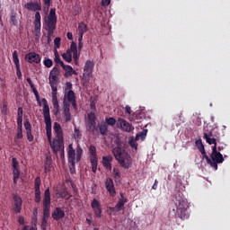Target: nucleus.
Here are the masks:
<instances>
[{"label": "nucleus", "instance_id": "48", "mask_svg": "<svg viewBox=\"0 0 230 230\" xmlns=\"http://www.w3.org/2000/svg\"><path fill=\"white\" fill-rule=\"evenodd\" d=\"M137 140H136V138L129 140V145H130V147H131V148H136V149H137Z\"/></svg>", "mask_w": 230, "mask_h": 230}, {"label": "nucleus", "instance_id": "59", "mask_svg": "<svg viewBox=\"0 0 230 230\" xmlns=\"http://www.w3.org/2000/svg\"><path fill=\"white\" fill-rule=\"evenodd\" d=\"M16 137L17 139H22V130H17Z\"/></svg>", "mask_w": 230, "mask_h": 230}, {"label": "nucleus", "instance_id": "45", "mask_svg": "<svg viewBox=\"0 0 230 230\" xmlns=\"http://www.w3.org/2000/svg\"><path fill=\"white\" fill-rule=\"evenodd\" d=\"M55 62H56V64H59L61 66V67H63L65 66L64 61H62V59H60V56H58V55L55 56Z\"/></svg>", "mask_w": 230, "mask_h": 230}, {"label": "nucleus", "instance_id": "13", "mask_svg": "<svg viewBox=\"0 0 230 230\" xmlns=\"http://www.w3.org/2000/svg\"><path fill=\"white\" fill-rule=\"evenodd\" d=\"M117 127L118 128H121L124 132H132V130H134L132 124L127 122V120L121 118L118 119Z\"/></svg>", "mask_w": 230, "mask_h": 230}, {"label": "nucleus", "instance_id": "47", "mask_svg": "<svg viewBox=\"0 0 230 230\" xmlns=\"http://www.w3.org/2000/svg\"><path fill=\"white\" fill-rule=\"evenodd\" d=\"M92 164V172L93 173H96V171L98 170V162H91Z\"/></svg>", "mask_w": 230, "mask_h": 230}, {"label": "nucleus", "instance_id": "9", "mask_svg": "<svg viewBox=\"0 0 230 230\" xmlns=\"http://www.w3.org/2000/svg\"><path fill=\"white\" fill-rule=\"evenodd\" d=\"M221 163H224V155L217 150V146H213L212 153L210 155V162H208V164L211 168L218 170V164H221Z\"/></svg>", "mask_w": 230, "mask_h": 230}, {"label": "nucleus", "instance_id": "18", "mask_svg": "<svg viewBox=\"0 0 230 230\" xmlns=\"http://www.w3.org/2000/svg\"><path fill=\"white\" fill-rule=\"evenodd\" d=\"M51 217L53 220L58 222V220H62V218L66 217V212L64 211V209H62V208L58 207L52 212Z\"/></svg>", "mask_w": 230, "mask_h": 230}, {"label": "nucleus", "instance_id": "52", "mask_svg": "<svg viewBox=\"0 0 230 230\" xmlns=\"http://www.w3.org/2000/svg\"><path fill=\"white\" fill-rule=\"evenodd\" d=\"M27 134V139L30 143L33 141V135L31 134V131H26Z\"/></svg>", "mask_w": 230, "mask_h": 230}, {"label": "nucleus", "instance_id": "25", "mask_svg": "<svg viewBox=\"0 0 230 230\" xmlns=\"http://www.w3.org/2000/svg\"><path fill=\"white\" fill-rule=\"evenodd\" d=\"M125 204H127V199H119L116 206L111 208V211H121L125 208Z\"/></svg>", "mask_w": 230, "mask_h": 230}, {"label": "nucleus", "instance_id": "16", "mask_svg": "<svg viewBox=\"0 0 230 230\" xmlns=\"http://www.w3.org/2000/svg\"><path fill=\"white\" fill-rule=\"evenodd\" d=\"M105 188L111 197H116V188L114 187V181L111 178H107L105 181Z\"/></svg>", "mask_w": 230, "mask_h": 230}, {"label": "nucleus", "instance_id": "58", "mask_svg": "<svg viewBox=\"0 0 230 230\" xmlns=\"http://www.w3.org/2000/svg\"><path fill=\"white\" fill-rule=\"evenodd\" d=\"M54 44L57 48H60V38H55Z\"/></svg>", "mask_w": 230, "mask_h": 230}, {"label": "nucleus", "instance_id": "23", "mask_svg": "<svg viewBox=\"0 0 230 230\" xmlns=\"http://www.w3.org/2000/svg\"><path fill=\"white\" fill-rule=\"evenodd\" d=\"M64 116H65V121H69L71 119V104L69 102H66L64 101Z\"/></svg>", "mask_w": 230, "mask_h": 230}, {"label": "nucleus", "instance_id": "4", "mask_svg": "<svg viewBox=\"0 0 230 230\" xmlns=\"http://www.w3.org/2000/svg\"><path fill=\"white\" fill-rule=\"evenodd\" d=\"M49 217H51V192L49 191V188H47L43 198L42 230L48 229V220H49Z\"/></svg>", "mask_w": 230, "mask_h": 230}, {"label": "nucleus", "instance_id": "60", "mask_svg": "<svg viewBox=\"0 0 230 230\" xmlns=\"http://www.w3.org/2000/svg\"><path fill=\"white\" fill-rule=\"evenodd\" d=\"M23 111L22 107L18 108V118H22Z\"/></svg>", "mask_w": 230, "mask_h": 230}, {"label": "nucleus", "instance_id": "1", "mask_svg": "<svg viewBox=\"0 0 230 230\" xmlns=\"http://www.w3.org/2000/svg\"><path fill=\"white\" fill-rule=\"evenodd\" d=\"M172 201L176 206V211L174 213L175 218L188 220V218H190V213L188 212L190 206L188 205V199L184 198L182 192L178 191Z\"/></svg>", "mask_w": 230, "mask_h": 230}, {"label": "nucleus", "instance_id": "19", "mask_svg": "<svg viewBox=\"0 0 230 230\" xmlns=\"http://www.w3.org/2000/svg\"><path fill=\"white\" fill-rule=\"evenodd\" d=\"M112 161H114V157L112 155H107L102 157V166L109 170L110 172L112 171Z\"/></svg>", "mask_w": 230, "mask_h": 230}, {"label": "nucleus", "instance_id": "40", "mask_svg": "<svg viewBox=\"0 0 230 230\" xmlns=\"http://www.w3.org/2000/svg\"><path fill=\"white\" fill-rule=\"evenodd\" d=\"M69 49L72 53L78 51V46L76 45V42L72 41Z\"/></svg>", "mask_w": 230, "mask_h": 230}, {"label": "nucleus", "instance_id": "30", "mask_svg": "<svg viewBox=\"0 0 230 230\" xmlns=\"http://www.w3.org/2000/svg\"><path fill=\"white\" fill-rule=\"evenodd\" d=\"M65 98H66L68 102H74L76 100V95H75V92H73V90H69L65 95Z\"/></svg>", "mask_w": 230, "mask_h": 230}, {"label": "nucleus", "instance_id": "26", "mask_svg": "<svg viewBox=\"0 0 230 230\" xmlns=\"http://www.w3.org/2000/svg\"><path fill=\"white\" fill-rule=\"evenodd\" d=\"M58 195H59L60 199H66V200H68V199H71V195L69 194V191H67V189L63 188L59 190V192L57 193Z\"/></svg>", "mask_w": 230, "mask_h": 230}, {"label": "nucleus", "instance_id": "44", "mask_svg": "<svg viewBox=\"0 0 230 230\" xmlns=\"http://www.w3.org/2000/svg\"><path fill=\"white\" fill-rule=\"evenodd\" d=\"M61 57L66 62H68V64L73 62V58L71 56H67V54H62Z\"/></svg>", "mask_w": 230, "mask_h": 230}, {"label": "nucleus", "instance_id": "56", "mask_svg": "<svg viewBox=\"0 0 230 230\" xmlns=\"http://www.w3.org/2000/svg\"><path fill=\"white\" fill-rule=\"evenodd\" d=\"M18 223H19L21 226H24V217L19 216V217H18Z\"/></svg>", "mask_w": 230, "mask_h": 230}, {"label": "nucleus", "instance_id": "11", "mask_svg": "<svg viewBox=\"0 0 230 230\" xmlns=\"http://www.w3.org/2000/svg\"><path fill=\"white\" fill-rule=\"evenodd\" d=\"M86 130L87 132L94 133L96 130V114L94 112H91L88 114V121L86 123Z\"/></svg>", "mask_w": 230, "mask_h": 230}, {"label": "nucleus", "instance_id": "10", "mask_svg": "<svg viewBox=\"0 0 230 230\" xmlns=\"http://www.w3.org/2000/svg\"><path fill=\"white\" fill-rule=\"evenodd\" d=\"M13 211L16 215H19V213L22 211V198H21L17 194H13Z\"/></svg>", "mask_w": 230, "mask_h": 230}, {"label": "nucleus", "instance_id": "36", "mask_svg": "<svg viewBox=\"0 0 230 230\" xmlns=\"http://www.w3.org/2000/svg\"><path fill=\"white\" fill-rule=\"evenodd\" d=\"M105 124L110 127H114V125H116V119H114V117L106 118Z\"/></svg>", "mask_w": 230, "mask_h": 230}, {"label": "nucleus", "instance_id": "3", "mask_svg": "<svg viewBox=\"0 0 230 230\" xmlns=\"http://www.w3.org/2000/svg\"><path fill=\"white\" fill-rule=\"evenodd\" d=\"M24 7L26 10H30L31 12H36L35 18H34V35L35 40H39L40 39V29H41V22H40V11H42V5L39 3L35 2H29L25 4Z\"/></svg>", "mask_w": 230, "mask_h": 230}, {"label": "nucleus", "instance_id": "49", "mask_svg": "<svg viewBox=\"0 0 230 230\" xmlns=\"http://www.w3.org/2000/svg\"><path fill=\"white\" fill-rule=\"evenodd\" d=\"M43 4H44V10H46V8H47V12H48V10H49V6L51 4V0H43Z\"/></svg>", "mask_w": 230, "mask_h": 230}, {"label": "nucleus", "instance_id": "12", "mask_svg": "<svg viewBox=\"0 0 230 230\" xmlns=\"http://www.w3.org/2000/svg\"><path fill=\"white\" fill-rule=\"evenodd\" d=\"M94 65H95L94 61H91V60H87L84 64V76L87 80H89V78L93 77V71L94 69Z\"/></svg>", "mask_w": 230, "mask_h": 230}, {"label": "nucleus", "instance_id": "8", "mask_svg": "<svg viewBox=\"0 0 230 230\" xmlns=\"http://www.w3.org/2000/svg\"><path fill=\"white\" fill-rule=\"evenodd\" d=\"M43 104V118L46 125V133L48 137V142L51 143L52 134H51V113H49V104H48V100L46 98L41 99Z\"/></svg>", "mask_w": 230, "mask_h": 230}, {"label": "nucleus", "instance_id": "35", "mask_svg": "<svg viewBox=\"0 0 230 230\" xmlns=\"http://www.w3.org/2000/svg\"><path fill=\"white\" fill-rule=\"evenodd\" d=\"M113 177L116 181H119V179H121V172H119V170L117 167L113 168Z\"/></svg>", "mask_w": 230, "mask_h": 230}, {"label": "nucleus", "instance_id": "55", "mask_svg": "<svg viewBox=\"0 0 230 230\" xmlns=\"http://www.w3.org/2000/svg\"><path fill=\"white\" fill-rule=\"evenodd\" d=\"M101 4L102 6L107 7L111 4V0H102Z\"/></svg>", "mask_w": 230, "mask_h": 230}, {"label": "nucleus", "instance_id": "21", "mask_svg": "<svg viewBox=\"0 0 230 230\" xmlns=\"http://www.w3.org/2000/svg\"><path fill=\"white\" fill-rule=\"evenodd\" d=\"M12 164L13 177H21V170L19 169V162H17V158H12Z\"/></svg>", "mask_w": 230, "mask_h": 230}, {"label": "nucleus", "instance_id": "62", "mask_svg": "<svg viewBox=\"0 0 230 230\" xmlns=\"http://www.w3.org/2000/svg\"><path fill=\"white\" fill-rule=\"evenodd\" d=\"M66 37H67L68 40H73V32H67Z\"/></svg>", "mask_w": 230, "mask_h": 230}, {"label": "nucleus", "instance_id": "53", "mask_svg": "<svg viewBox=\"0 0 230 230\" xmlns=\"http://www.w3.org/2000/svg\"><path fill=\"white\" fill-rule=\"evenodd\" d=\"M75 134H74V137L75 139H78V137H80V129L76 128V127L74 128Z\"/></svg>", "mask_w": 230, "mask_h": 230}, {"label": "nucleus", "instance_id": "51", "mask_svg": "<svg viewBox=\"0 0 230 230\" xmlns=\"http://www.w3.org/2000/svg\"><path fill=\"white\" fill-rule=\"evenodd\" d=\"M89 152L90 155H97L96 147L94 146H90Z\"/></svg>", "mask_w": 230, "mask_h": 230}, {"label": "nucleus", "instance_id": "7", "mask_svg": "<svg viewBox=\"0 0 230 230\" xmlns=\"http://www.w3.org/2000/svg\"><path fill=\"white\" fill-rule=\"evenodd\" d=\"M84 149H82L80 146H77L75 153V148H73V144H69L67 151V159L71 172H73V169L75 168L76 163H79L80 159H82Z\"/></svg>", "mask_w": 230, "mask_h": 230}, {"label": "nucleus", "instance_id": "46", "mask_svg": "<svg viewBox=\"0 0 230 230\" xmlns=\"http://www.w3.org/2000/svg\"><path fill=\"white\" fill-rule=\"evenodd\" d=\"M16 76L19 80H22V72H21V66H16Z\"/></svg>", "mask_w": 230, "mask_h": 230}, {"label": "nucleus", "instance_id": "34", "mask_svg": "<svg viewBox=\"0 0 230 230\" xmlns=\"http://www.w3.org/2000/svg\"><path fill=\"white\" fill-rule=\"evenodd\" d=\"M40 177H36L34 180V191H40V184H41Z\"/></svg>", "mask_w": 230, "mask_h": 230}, {"label": "nucleus", "instance_id": "57", "mask_svg": "<svg viewBox=\"0 0 230 230\" xmlns=\"http://www.w3.org/2000/svg\"><path fill=\"white\" fill-rule=\"evenodd\" d=\"M49 166H51V162L47 161L44 166L45 173H48V168H49Z\"/></svg>", "mask_w": 230, "mask_h": 230}, {"label": "nucleus", "instance_id": "33", "mask_svg": "<svg viewBox=\"0 0 230 230\" xmlns=\"http://www.w3.org/2000/svg\"><path fill=\"white\" fill-rule=\"evenodd\" d=\"M13 62L15 65V67H21V64L19 62V56L17 55V50H14L13 53Z\"/></svg>", "mask_w": 230, "mask_h": 230}, {"label": "nucleus", "instance_id": "38", "mask_svg": "<svg viewBox=\"0 0 230 230\" xmlns=\"http://www.w3.org/2000/svg\"><path fill=\"white\" fill-rule=\"evenodd\" d=\"M11 22L13 24V26H17L18 24V21H17V13H15V12H12L11 13Z\"/></svg>", "mask_w": 230, "mask_h": 230}, {"label": "nucleus", "instance_id": "5", "mask_svg": "<svg viewBox=\"0 0 230 230\" xmlns=\"http://www.w3.org/2000/svg\"><path fill=\"white\" fill-rule=\"evenodd\" d=\"M112 154L122 168L128 170V168L132 167V157L125 151V149L120 146L114 147L112 149Z\"/></svg>", "mask_w": 230, "mask_h": 230}, {"label": "nucleus", "instance_id": "43", "mask_svg": "<svg viewBox=\"0 0 230 230\" xmlns=\"http://www.w3.org/2000/svg\"><path fill=\"white\" fill-rule=\"evenodd\" d=\"M23 125H24V128H25L26 132L31 131V124L30 123V121L25 120Z\"/></svg>", "mask_w": 230, "mask_h": 230}, {"label": "nucleus", "instance_id": "39", "mask_svg": "<svg viewBox=\"0 0 230 230\" xmlns=\"http://www.w3.org/2000/svg\"><path fill=\"white\" fill-rule=\"evenodd\" d=\"M199 152L203 155V159H206L208 164V163H211V159L209 158V156H208V154L206 153V149H202Z\"/></svg>", "mask_w": 230, "mask_h": 230}, {"label": "nucleus", "instance_id": "29", "mask_svg": "<svg viewBox=\"0 0 230 230\" xmlns=\"http://www.w3.org/2000/svg\"><path fill=\"white\" fill-rule=\"evenodd\" d=\"M62 68L66 72L65 74L66 78H69V76H71V73L73 72V66L69 65H65L62 66Z\"/></svg>", "mask_w": 230, "mask_h": 230}, {"label": "nucleus", "instance_id": "22", "mask_svg": "<svg viewBox=\"0 0 230 230\" xmlns=\"http://www.w3.org/2000/svg\"><path fill=\"white\" fill-rule=\"evenodd\" d=\"M203 137L208 145H214L217 148V138H215L213 132H210L209 134L204 133Z\"/></svg>", "mask_w": 230, "mask_h": 230}, {"label": "nucleus", "instance_id": "37", "mask_svg": "<svg viewBox=\"0 0 230 230\" xmlns=\"http://www.w3.org/2000/svg\"><path fill=\"white\" fill-rule=\"evenodd\" d=\"M34 202H36V204H40V200H41V196H40V190H34Z\"/></svg>", "mask_w": 230, "mask_h": 230}, {"label": "nucleus", "instance_id": "27", "mask_svg": "<svg viewBox=\"0 0 230 230\" xmlns=\"http://www.w3.org/2000/svg\"><path fill=\"white\" fill-rule=\"evenodd\" d=\"M146 134H148V129H143L141 132L137 134L136 141H139V139H141V141H145Z\"/></svg>", "mask_w": 230, "mask_h": 230}, {"label": "nucleus", "instance_id": "6", "mask_svg": "<svg viewBox=\"0 0 230 230\" xmlns=\"http://www.w3.org/2000/svg\"><path fill=\"white\" fill-rule=\"evenodd\" d=\"M45 30L48 31L47 39L48 42L51 40V37H53L55 33V30H57V9L51 8L49 13L47 20L45 21Z\"/></svg>", "mask_w": 230, "mask_h": 230}, {"label": "nucleus", "instance_id": "41", "mask_svg": "<svg viewBox=\"0 0 230 230\" xmlns=\"http://www.w3.org/2000/svg\"><path fill=\"white\" fill-rule=\"evenodd\" d=\"M43 64H44L45 67H52L53 60H51L50 58H47L43 61Z\"/></svg>", "mask_w": 230, "mask_h": 230}, {"label": "nucleus", "instance_id": "32", "mask_svg": "<svg viewBox=\"0 0 230 230\" xmlns=\"http://www.w3.org/2000/svg\"><path fill=\"white\" fill-rule=\"evenodd\" d=\"M49 85L51 87L52 96H57L58 82H49Z\"/></svg>", "mask_w": 230, "mask_h": 230}, {"label": "nucleus", "instance_id": "24", "mask_svg": "<svg viewBox=\"0 0 230 230\" xmlns=\"http://www.w3.org/2000/svg\"><path fill=\"white\" fill-rule=\"evenodd\" d=\"M96 132H99L101 136H107L109 134V126L106 123L98 124Z\"/></svg>", "mask_w": 230, "mask_h": 230}, {"label": "nucleus", "instance_id": "14", "mask_svg": "<svg viewBox=\"0 0 230 230\" xmlns=\"http://www.w3.org/2000/svg\"><path fill=\"white\" fill-rule=\"evenodd\" d=\"M25 60L29 64H40V60H42V58H40V55L36 52H29L25 55Z\"/></svg>", "mask_w": 230, "mask_h": 230}, {"label": "nucleus", "instance_id": "42", "mask_svg": "<svg viewBox=\"0 0 230 230\" xmlns=\"http://www.w3.org/2000/svg\"><path fill=\"white\" fill-rule=\"evenodd\" d=\"M196 146H197L198 150H199V152L205 149L204 144H202V140H197Z\"/></svg>", "mask_w": 230, "mask_h": 230}, {"label": "nucleus", "instance_id": "50", "mask_svg": "<svg viewBox=\"0 0 230 230\" xmlns=\"http://www.w3.org/2000/svg\"><path fill=\"white\" fill-rule=\"evenodd\" d=\"M73 58L75 60V64H78V58H80V54H78V51L73 52Z\"/></svg>", "mask_w": 230, "mask_h": 230}, {"label": "nucleus", "instance_id": "61", "mask_svg": "<svg viewBox=\"0 0 230 230\" xmlns=\"http://www.w3.org/2000/svg\"><path fill=\"white\" fill-rule=\"evenodd\" d=\"M125 111H126V114H130L132 112L130 106H126Z\"/></svg>", "mask_w": 230, "mask_h": 230}, {"label": "nucleus", "instance_id": "20", "mask_svg": "<svg viewBox=\"0 0 230 230\" xmlns=\"http://www.w3.org/2000/svg\"><path fill=\"white\" fill-rule=\"evenodd\" d=\"M60 76V70L54 66L49 72V82H58V77Z\"/></svg>", "mask_w": 230, "mask_h": 230}, {"label": "nucleus", "instance_id": "28", "mask_svg": "<svg viewBox=\"0 0 230 230\" xmlns=\"http://www.w3.org/2000/svg\"><path fill=\"white\" fill-rule=\"evenodd\" d=\"M87 24L85 22H81L78 23V31L80 34L84 35V33H87Z\"/></svg>", "mask_w": 230, "mask_h": 230}, {"label": "nucleus", "instance_id": "15", "mask_svg": "<svg viewBox=\"0 0 230 230\" xmlns=\"http://www.w3.org/2000/svg\"><path fill=\"white\" fill-rule=\"evenodd\" d=\"M91 208L93 210L95 218H102V204L98 199H93L91 202Z\"/></svg>", "mask_w": 230, "mask_h": 230}, {"label": "nucleus", "instance_id": "54", "mask_svg": "<svg viewBox=\"0 0 230 230\" xmlns=\"http://www.w3.org/2000/svg\"><path fill=\"white\" fill-rule=\"evenodd\" d=\"M98 162V155H90V163Z\"/></svg>", "mask_w": 230, "mask_h": 230}, {"label": "nucleus", "instance_id": "63", "mask_svg": "<svg viewBox=\"0 0 230 230\" xmlns=\"http://www.w3.org/2000/svg\"><path fill=\"white\" fill-rule=\"evenodd\" d=\"M159 184V181L157 180L155 181V183L152 186V190H157V185Z\"/></svg>", "mask_w": 230, "mask_h": 230}, {"label": "nucleus", "instance_id": "64", "mask_svg": "<svg viewBox=\"0 0 230 230\" xmlns=\"http://www.w3.org/2000/svg\"><path fill=\"white\" fill-rule=\"evenodd\" d=\"M17 125H22V117H17Z\"/></svg>", "mask_w": 230, "mask_h": 230}, {"label": "nucleus", "instance_id": "31", "mask_svg": "<svg viewBox=\"0 0 230 230\" xmlns=\"http://www.w3.org/2000/svg\"><path fill=\"white\" fill-rule=\"evenodd\" d=\"M52 105L57 112L60 111V105H58V97L56 95L52 96Z\"/></svg>", "mask_w": 230, "mask_h": 230}, {"label": "nucleus", "instance_id": "2", "mask_svg": "<svg viewBox=\"0 0 230 230\" xmlns=\"http://www.w3.org/2000/svg\"><path fill=\"white\" fill-rule=\"evenodd\" d=\"M55 137L50 140L49 146L54 154L62 152L61 156L64 155V131H62V126L58 122L54 123Z\"/></svg>", "mask_w": 230, "mask_h": 230}, {"label": "nucleus", "instance_id": "17", "mask_svg": "<svg viewBox=\"0 0 230 230\" xmlns=\"http://www.w3.org/2000/svg\"><path fill=\"white\" fill-rule=\"evenodd\" d=\"M27 83L29 84V85L36 98L39 107H42V101H40V95L39 94V91H37V88H35V84H33V81H31V78L28 77Z\"/></svg>", "mask_w": 230, "mask_h": 230}]
</instances>
